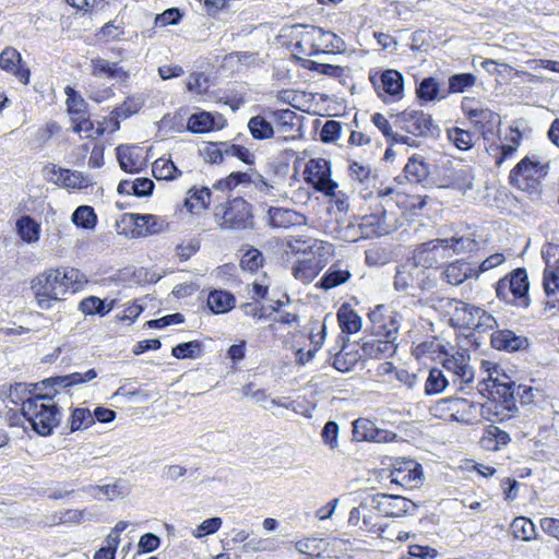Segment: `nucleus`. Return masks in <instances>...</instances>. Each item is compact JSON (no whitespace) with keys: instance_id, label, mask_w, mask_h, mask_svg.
Here are the masks:
<instances>
[{"instance_id":"nucleus-1","label":"nucleus","mask_w":559,"mask_h":559,"mask_svg":"<svg viewBox=\"0 0 559 559\" xmlns=\"http://www.w3.org/2000/svg\"><path fill=\"white\" fill-rule=\"evenodd\" d=\"M432 308L440 312L454 328L472 329L467 338L475 349L487 344V325L480 322L485 311L452 298H438L433 300Z\"/></svg>"},{"instance_id":"nucleus-2","label":"nucleus","mask_w":559,"mask_h":559,"mask_svg":"<svg viewBox=\"0 0 559 559\" xmlns=\"http://www.w3.org/2000/svg\"><path fill=\"white\" fill-rule=\"evenodd\" d=\"M80 272L76 269H50L38 274L31 282L37 306L49 310L53 304L63 299L70 288L79 282Z\"/></svg>"},{"instance_id":"nucleus-3","label":"nucleus","mask_w":559,"mask_h":559,"mask_svg":"<svg viewBox=\"0 0 559 559\" xmlns=\"http://www.w3.org/2000/svg\"><path fill=\"white\" fill-rule=\"evenodd\" d=\"M475 247V240L468 237L438 238L419 245L413 258L420 267L436 270L454 254L472 251Z\"/></svg>"},{"instance_id":"nucleus-4","label":"nucleus","mask_w":559,"mask_h":559,"mask_svg":"<svg viewBox=\"0 0 559 559\" xmlns=\"http://www.w3.org/2000/svg\"><path fill=\"white\" fill-rule=\"evenodd\" d=\"M21 412L33 430L40 436H49L61 419L60 411L50 392L27 396L23 401Z\"/></svg>"},{"instance_id":"nucleus-5","label":"nucleus","mask_w":559,"mask_h":559,"mask_svg":"<svg viewBox=\"0 0 559 559\" xmlns=\"http://www.w3.org/2000/svg\"><path fill=\"white\" fill-rule=\"evenodd\" d=\"M214 218L218 227L225 230L243 231L254 227L252 205L241 197L217 205Z\"/></svg>"},{"instance_id":"nucleus-6","label":"nucleus","mask_w":559,"mask_h":559,"mask_svg":"<svg viewBox=\"0 0 559 559\" xmlns=\"http://www.w3.org/2000/svg\"><path fill=\"white\" fill-rule=\"evenodd\" d=\"M549 171V163H542L536 157L525 156L510 171V183L527 193H537L542 181Z\"/></svg>"},{"instance_id":"nucleus-7","label":"nucleus","mask_w":559,"mask_h":559,"mask_svg":"<svg viewBox=\"0 0 559 559\" xmlns=\"http://www.w3.org/2000/svg\"><path fill=\"white\" fill-rule=\"evenodd\" d=\"M496 296L501 301L527 309L531 305L530 283L525 269L519 267L496 284Z\"/></svg>"},{"instance_id":"nucleus-8","label":"nucleus","mask_w":559,"mask_h":559,"mask_svg":"<svg viewBox=\"0 0 559 559\" xmlns=\"http://www.w3.org/2000/svg\"><path fill=\"white\" fill-rule=\"evenodd\" d=\"M493 373H498V366L491 364V416L496 419L491 421H503L513 418L518 412L514 399V382L510 379L507 382H500Z\"/></svg>"},{"instance_id":"nucleus-9","label":"nucleus","mask_w":559,"mask_h":559,"mask_svg":"<svg viewBox=\"0 0 559 559\" xmlns=\"http://www.w3.org/2000/svg\"><path fill=\"white\" fill-rule=\"evenodd\" d=\"M297 47L307 56H316L326 49L341 51L345 48V43L332 32L317 26H306Z\"/></svg>"},{"instance_id":"nucleus-10","label":"nucleus","mask_w":559,"mask_h":559,"mask_svg":"<svg viewBox=\"0 0 559 559\" xmlns=\"http://www.w3.org/2000/svg\"><path fill=\"white\" fill-rule=\"evenodd\" d=\"M395 123L405 132L417 138L437 139L441 133L440 127L430 114L421 109L407 108L396 115Z\"/></svg>"},{"instance_id":"nucleus-11","label":"nucleus","mask_w":559,"mask_h":559,"mask_svg":"<svg viewBox=\"0 0 559 559\" xmlns=\"http://www.w3.org/2000/svg\"><path fill=\"white\" fill-rule=\"evenodd\" d=\"M305 180L317 191L325 195H334L338 185L331 178V164L325 158H311L304 171Z\"/></svg>"},{"instance_id":"nucleus-12","label":"nucleus","mask_w":559,"mask_h":559,"mask_svg":"<svg viewBox=\"0 0 559 559\" xmlns=\"http://www.w3.org/2000/svg\"><path fill=\"white\" fill-rule=\"evenodd\" d=\"M372 323V333L376 336H383L393 342L399 336L401 316L391 311L384 305H378L368 314Z\"/></svg>"},{"instance_id":"nucleus-13","label":"nucleus","mask_w":559,"mask_h":559,"mask_svg":"<svg viewBox=\"0 0 559 559\" xmlns=\"http://www.w3.org/2000/svg\"><path fill=\"white\" fill-rule=\"evenodd\" d=\"M369 80L379 97L402 98L404 80L402 73L397 70L388 69L371 73Z\"/></svg>"},{"instance_id":"nucleus-14","label":"nucleus","mask_w":559,"mask_h":559,"mask_svg":"<svg viewBox=\"0 0 559 559\" xmlns=\"http://www.w3.org/2000/svg\"><path fill=\"white\" fill-rule=\"evenodd\" d=\"M390 477L391 483L406 489L418 488L423 483L421 466L412 460L399 463L391 471Z\"/></svg>"},{"instance_id":"nucleus-15","label":"nucleus","mask_w":559,"mask_h":559,"mask_svg":"<svg viewBox=\"0 0 559 559\" xmlns=\"http://www.w3.org/2000/svg\"><path fill=\"white\" fill-rule=\"evenodd\" d=\"M0 69L14 75L23 84L29 82L31 71L14 47H5L0 53Z\"/></svg>"},{"instance_id":"nucleus-16","label":"nucleus","mask_w":559,"mask_h":559,"mask_svg":"<svg viewBox=\"0 0 559 559\" xmlns=\"http://www.w3.org/2000/svg\"><path fill=\"white\" fill-rule=\"evenodd\" d=\"M530 340L523 335H516L513 331L503 329L491 333V348L515 353L528 349Z\"/></svg>"},{"instance_id":"nucleus-17","label":"nucleus","mask_w":559,"mask_h":559,"mask_svg":"<svg viewBox=\"0 0 559 559\" xmlns=\"http://www.w3.org/2000/svg\"><path fill=\"white\" fill-rule=\"evenodd\" d=\"M126 218L134 225L138 236L156 235L164 231L168 227L165 218L153 214H135L129 213Z\"/></svg>"},{"instance_id":"nucleus-18","label":"nucleus","mask_w":559,"mask_h":559,"mask_svg":"<svg viewBox=\"0 0 559 559\" xmlns=\"http://www.w3.org/2000/svg\"><path fill=\"white\" fill-rule=\"evenodd\" d=\"M423 274V267L418 265L414 258L405 261L396 267L394 276V288L397 292H407L416 287L418 276Z\"/></svg>"},{"instance_id":"nucleus-19","label":"nucleus","mask_w":559,"mask_h":559,"mask_svg":"<svg viewBox=\"0 0 559 559\" xmlns=\"http://www.w3.org/2000/svg\"><path fill=\"white\" fill-rule=\"evenodd\" d=\"M269 118L272 120L275 133L278 140L287 141L294 139V132L297 131L296 122L297 114L290 109L270 110Z\"/></svg>"},{"instance_id":"nucleus-20","label":"nucleus","mask_w":559,"mask_h":559,"mask_svg":"<svg viewBox=\"0 0 559 559\" xmlns=\"http://www.w3.org/2000/svg\"><path fill=\"white\" fill-rule=\"evenodd\" d=\"M225 118L221 114L199 111L190 116L188 129L193 133H204L224 128Z\"/></svg>"},{"instance_id":"nucleus-21","label":"nucleus","mask_w":559,"mask_h":559,"mask_svg":"<svg viewBox=\"0 0 559 559\" xmlns=\"http://www.w3.org/2000/svg\"><path fill=\"white\" fill-rule=\"evenodd\" d=\"M287 246L295 253L319 257L330 254L331 248L328 242L311 237H292Z\"/></svg>"},{"instance_id":"nucleus-22","label":"nucleus","mask_w":559,"mask_h":559,"mask_svg":"<svg viewBox=\"0 0 559 559\" xmlns=\"http://www.w3.org/2000/svg\"><path fill=\"white\" fill-rule=\"evenodd\" d=\"M442 366L462 382L468 383L473 381L474 371L468 365V356L464 353L456 350L452 355H447L442 361Z\"/></svg>"},{"instance_id":"nucleus-23","label":"nucleus","mask_w":559,"mask_h":559,"mask_svg":"<svg viewBox=\"0 0 559 559\" xmlns=\"http://www.w3.org/2000/svg\"><path fill=\"white\" fill-rule=\"evenodd\" d=\"M395 342L383 336H376L365 340L361 344L362 356L372 359H384L395 353Z\"/></svg>"},{"instance_id":"nucleus-24","label":"nucleus","mask_w":559,"mask_h":559,"mask_svg":"<svg viewBox=\"0 0 559 559\" xmlns=\"http://www.w3.org/2000/svg\"><path fill=\"white\" fill-rule=\"evenodd\" d=\"M352 273L348 265L343 261H336L323 274L317 284V287L329 290L347 283Z\"/></svg>"},{"instance_id":"nucleus-25","label":"nucleus","mask_w":559,"mask_h":559,"mask_svg":"<svg viewBox=\"0 0 559 559\" xmlns=\"http://www.w3.org/2000/svg\"><path fill=\"white\" fill-rule=\"evenodd\" d=\"M322 258L323 257L319 255H309L307 258L298 260L296 264L293 266V274L295 278L304 283L312 282V280L324 267V262Z\"/></svg>"},{"instance_id":"nucleus-26","label":"nucleus","mask_w":559,"mask_h":559,"mask_svg":"<svg viewBox=\"0 0 559 559\" xmlns=\"http://www.w3.org/2000/svg\"><path fill=\"white\" fill-rule=\"evenodd\" d=\"M51 174L53 175L51 179L57 185H61L69 189H84L92 183V179L88 176L76 170L72 171L70 169L56 168V166H53Z\"/></svg>"},{"instance_id":"nucleus-27","label":"nucleus","mask_w":559,"mask_h":559,"mask_svg":"<svg viewBox=\"0 0 559 559\" xmlns=\"http://www.w3.org/2000/svg\"><path fill=\"white\" fill-rule=\"evenodd\" d=\"M473 269L469 263L462 260H456L449 263L441 272L440 278L452 286H457L464 283L471 275Z\"/></svg>"},{"instance_id":"nucleus-28","label":"nucleus","mask_w":559,"mask_h":559,"mask_svg":"<svg viewBox=\"0 0 559 559\" xmlns=\"http://www.w3.org/2000/svg\"><path fill=\"white\" fill-rule=\"evenodd\" d=\"M117 158L120 167L127 173H139L144 165L140 151L135 146H118Z\"/></svg>"},{"instance_id":"nucleus-29","label":"nucleus","mask_w":559,"mask_h":559,"mask_svg":"<svg viewBox=\"0 0 559 559\" xmlns=\"http://www.w3.org/2000/svg\"><path fill=\"white\" fill-rule=\"evenodd\" d=\"M97 371L95 369H88L85 372H73L67 376L53 377L43 381L45 388L48 386H60L68 388L76 384H82L94 380L97 377Z\"/></svg>"},{"instance_id":"nucleus-30","label":"nucleus","mask_w":559,"mask_h":559,"mask_svg":"<svg viewBox=\"0 0 559 559\" xmlns=\"http://www.w3.org/2000/svg\"><path fill=\"white\" fill-rule=\"evenodd\" d=\"M361 357L362 355L356 348L355 344H344L334 356L333 367L341 372H348L354 369Z\"/></svg>"},{"instance_id":"nucleus-31","label":"nucleus","mask_w":559,"mask_h":559,"mask_svg":"<svg viewBox=\"0 0 559 559\" xmlns=\"http://www.w3.org/2000/svg\"><path fill=\"white\" fill-rule=\"evenodd\" d=\"M297 212L283 207L271 206L267 211V223L273 228H288L298 223Z\"/></svg>"},{"instance_id":"nucleus-32","label":"nucleus","mask_w":559,"mask_h":559,"mask_svg":"<svg viewBox=\"0 0 559 559\" xmlns=\"http://www.w3.org/2000/svg\"><path fill=\"white\" fill-rule=\"evenodd\" d=\"M337 320L341 330L347 334H354L361 329V318L349 305H342L337 311Z\"/></svg>"},{"instance_id":"nucleus-33","label":"nucleus","mask_w":559,"mask_h":559,"mask_svg":"<svg viewBox=\"0 0 559 559\" xmlns=\"http://www.w3.org/2000/svg\"><path fill=\"white\" fill-rule=\"evenodd\" d=\"M16 231L21 239L27 243L39 240L40 225L29 215H23L16 221Z\"/></svg>"},{"instance_id":"nucleus-34","label":"nucleus","mask_w":559,"mask_h":559,"mask_svg":"<svg viewBox=\"0 0 559 559\" xmlns=\"http://www.w3.org/2000/svg\"><path fill=\"white\" fill-rule=\"evenodd\" d=\"M250 134L255 140H267L274 136L275 129L272 120L267 117L258 115L250 118L248 122Z\"/></svg>"},{"instance_id":"nucleus-35","label":"nucleus","mask_w":559,"mask_h":559,"mask_svg":"<svg viewBox=\"0 0 559 559\" xmlns=\"http://www.w3.org/2000/svg\"><path fill=\"white\" fill-rule=\"evenodd\" d=\"M235 297L233 294L217 289L211 292L207 297V306L214 313H225L235 307Z\"/></svg>"},{"instance_id":"nucleus-36","label":"nucleus","mask_w":559,"mask_h":559,"mask_svg":"<svg viewBox=\"0 0 559 559\" xmlns=\"http://www.w3.org/2000/svg\"><path fill=\"white\" fill-rule=\"evenodd\" d=\"M92 74L97 78L108 79L127 78V72L119 68L117 63H110L103 58H95L92 60Z\"/></svg>"},{"instance_id":"nucleus-37","label":"nucleus","mask_w":559,"mask_h":559,"mask_svg":"<svg viewBox=\"0 0 559 559\" xmlns=\"http://www.w3.org/2000/svg\"><path fill=\"white\" fill-rule=\"evenodd\" d=\"M189 197L185 200V207L192 213L194 210H205L211 202V190L206 187L191 188Z\"/></svg>"},{"instance_id":"nucleus-38","label":"nucleus","mask_w":559,"mask_h":559,"mask_svg":"<svg viewBox=\"0 0 559 559\" xmlns=\"http://www.w3.org/2000/svg\"><path fill=\"white\" fill-rule=\"evenodd\" d=\"M144 104V99L141 96H131L128 97L123 104L116 107L111 111V119H116L115 128L119 129V121L118 119H127L131 115L136 114L140 111Z\"/></svg>"},{"instance_id":"nucleus-39","label":"nucleus","mask_w":559,"mask_h":559,"mask_svg":"<svg viewBox=\"0 0 559 559\" xmlns=\"http://www.w3.org/2000/svg\"><path fill=\"white\" fill-rule=\"evenodd\" d=\"M152 173L157 180H174L181 176V170L166 157H159L153 163Z\"/></svg>"},{"instance_id":"nucleus-40","label":"nucleus","mask_w":559,"mask_h":559,"mask_svg":"<svg viewBox=\"0 0 559 559\" xmlns=\"http://www.w3.org/2000/svg\"><path fill=\"white\" fill-rule=\"evenodd\" d=\"M95 515L86 509H68L52 515L53 524H79L83 521H93Z\"/></svg>"},{"instance_id":"nucleus-41","label":"nucleus","mask_w":559,"mask_h":559,"mask_svg":"<svg viewBox=\"0 0 559 559\" xmlns=\"http://www.w3.org/2000/svg\"><path fill=\"white\" fill-rule=\"evenodd\" d=\"M509 143L498 147L499 155L496 156V165L501 166L507 159L511 158L521 144L522 134L518 129H510L507 135Z\"/></svg>"},{"instance_id":"nucleus-42","label":"nucleus","mask_w":559,"mask_h":559,"mask_svg":"<svg viewBox=\"0 0 559 559\" xmlns=\"http://www.w3.org/2000/svg\"><path fill=\"white\" fill-rule=\"evenodd\" d=\"M406 178L411 182H421L429 175V167L423 158L414 155L412 156L404 167Z\"/></svg>"},{"instance_id":"nucleus-43","label":"nucleus","mask_w":559,"mask_h":559,"mask_svg":"<svg viewBox=\"0 0 559 559\" xmlns=\"http://www.w3.org/2000/svg\"><path fill=\"white\" fill-rule=\"evenodd\" d=\"M510 530L514 538L521 540H531L536 533L534 523L524 516L515 518L510 525Z\"/></svg>"},{"instance_id":"nucleus-44","label":"nucleus","mask_w":559,"mask_h":559,"mask_svg":"<svg viewBox=\"0 0 559 559\" xmlns=\"http://www.w3.org/2000/svg\"><path fill=\"white\" fill-rule=\"evenodd\" d=\"M64 92L67 95V110L71 118L86 115L87 104L84 98L71 86H67Z\"/></svg>"},{"instance_id":"nucleus-45","label":"nucleus","mask_w":559,"mask_h":559,"mask_svg":"<svg viewBox=\"0 0 559 559\" xmlns=\"http://www.w3.org/2000/svg\"><path fill=\"white\" fill-rule=\"evenodd\" d=\"M74 225L85 229H93L97 223V216L94 209L88 205L79 206L71 217Z\"/></svg>"},{"instance_id":"nucleus-46","label":"nucleus","mask_w":559,"mask_h":559,"mask_svg":"<svg viewBox=\"0 0 559 559\" xmlns=\"http://www.w3.org/2000/svg\"><path fill=\"white\" fill-rule=\"evenodd\" d=\"M171 354L177 359H197L202 354V343L194 340L173 347Z\"/></svg>"},{"instance_id":"nucleus-47","label":"nucleus","mask_w":559,"mask_h":559,"mask_svg":"<svg viewBox=\"0 0 559 559\" xmlns=\"http://www.w3.org/2000/svg\"><path fill=\"white\" fill-rule=\"evenodd\" d=\"M448 140L461 151L473 146V134L464 129L453 127L447 130Z\"/></svg>"},{"instance_id":"nucleus-48","label":"nucleus","mask_w":559,"mask_h":559,"mask_svg":"<svg viewBox=\"0 0 559 559\" xmlns=\"http://www.w3.org/2000/svg\"><path fill=\"white\" fill-rule=\"evenodd\" d=\"M364 239L380 236L382 234L381 221L377 215H367L356 218Z\"/></svg>"},{"instance_id":"nucleus-49","label":"nucleus","mask_w":559,"mask_h":559,"mask_svg":"<svg viewBox=\"0 0 559 559\" xmlns=\"http://www.w3.org/2000/svg\"><path fill=\"white\" fill-rule=\"evenodd\" d=\"M440 86L432 76L425 78L417 86V97L425 102H432L438 98Z\"/></svg>"},{"instance_id":"nucleus-50","label":"nucleus","mask_w":559,"mask_h":559,"mask_svg":"<svg viewBox=\"0 0 559 559\" xmlns=\"http://www.w3.org/2000/svg\"><path fill=\"white\" fill-rule=\"evenodd\" d=\"M448 385V380L440 369L433 368L425 383V392L428 395L441 393Z\"/></svg>"},{"instance_id":"nucleus-51","label":"nucleus","mask_w":559,"mask_h":559,"mask_svg":"<svg viewBox=\"0 0 559 559\" xmlns=\"http://www.w3.org/2000/svg\"><path fill=\"white\" fill-rule=\"evenodd\" d=\"M377 426L367 418H358L353 423V436L357 441H371Z\"/></svg>"},{"instance_id":"nucleus-52","label":"nucleus","mask_w":559,"mask_h":559,"mask_svg":"<svg viewBox=\"0 0 559 559\" xmlns=\"http://www.w3.org/2000/svg\"><path fill=\"white\" fill-rule=\"evenodd\" d=\"M73 131L79 134H84L85 138H94L103 134L102 129H94L93 122L90 120L88 115L80 117H72Z\"/></svg>"},{"instance_id":"nucleus-53","label":"nucleus","mask_w":559,"mask_h":559,"mask_svg":"<svg viewBox=\"0 0 559 559\" xmlns=\"http://www.w3.org/2000/svg\"><path fill=\"white\" fill-rule=\"evenodd\" d=\"M94 424V416L87 408H75L72 412L70 428L71 431L87 428Z\"/></svg>"},{"instance_id":"nucleus-54","label":"nucleus","mask_w":559,"mask_h":559,"mask_svg":"<svg viewBox=\"0 0 559 559\" xmlns=\"http://www.w3.org/2000/svg\"><path fill=\"white\" fill-rule=\"evenodd\" d=\"M475 76L471 73H459L450 76L448 93H463L475 84Z\"/></svg>"},{"instance_id":"nucleus-55","label":"nucleus","mask_w":559,"mask_h":559,"mask_svg":"<svg viewBox=\"0 0 559 559\" xmlns=\"http://www.w3.org/2000/svg\"><path fill=\"white\" fill-rule=\"evenodd\" d=\"M380 498L385 500L392 508L390 511H386V513L392 516H400L406 513L409 510V507L413 504L411 500L401 496L382 495Z\"/></svg>"},{"instance_id":"nucleus-56","label":"nucleus","mask_w":559,"mask_h":559,"mask_svg":"<svg viewBox=\"0 0 559 559\" xmlns=\"http://www.w3.org/2000/svg\"><path fill=\"white\" fill-rule=\"evenodd\" d=\"M79 309L84 313V314H106L110 309L109 308H106V305L104 302V300H102L100 298L98 297H95V296H90V297H86L84 298L80 305H79Z\"/></svg>"},{"instance_id":"nucleus-57","label":"nucleus","mask_w":559,"mask_h":559,"mask_svg":"<svg viewBox=\"0 0 559 559\" xmlns=\"http://www.w3.org/2000/svg\"><path fill=\"white\" fill-rule=\"evenodd\" d=\"M338 431H340V427L333 420H329L322 428V431H321L322 442L325 445H328L330 450H335L338 448Z\"/></svg>"},{"instance_id":"nucleus-58","label":"nucleus","mask_w":559,"mask_h":559,"mask_svg":"<svg viewBox=\"0 0 559 559\" xmlns=\"http://www.w3.org/2000/svg\"><path fill=\"white\" fill-rule=\"evenodd\" d=\"M223 524V520L219 516H213L204 520L201 524L197 526V528L192 532V535L201 539L206 535H211L216 533Z\"/></svg>"},{"instance_id":"nucleus-59","label":"nucleus","mask_w":559,"mask_h":559,"mask_svg":"<svg viewBox=\"0 0 559 559\" xmlns=\"http://www.w3.org/2000/svg\"><path fill=\"white\" fill-rule=\"evenodd\" d=\"M322 540L317 538H304L295 544V548L300 554L309 557H320Z\"/></svg>"},{"instance_id":"nucleus-60","label":"nucleus","mask_w":559,"mask_h":559,"mask_svg":"<svg viewBox=\"0 0 559 559\" xmlns=\"http://www.w3.org/2000/svg\"><path fill=\"white\" fill-rule=\"evenodd\" d=\"M247 179H249V174L247 173H231L227 178L215 182L213 188L216 190H231L238 185L246 182Z\"/></svg>"},{"instance_id":"nucleus-61","label":"nucleus","mask_w":559,"mask_h":559,"mask_svg":"<svg viewBox=\"0 0 559 559\" xmlns=\"http://www.w3.org/2000/svg\"><path fill=\"white\" fill-rule=\"evenodd\" d=\"M263 262V255L258 249L248 250L240 260L242 270L253 272L258 270Z\"/></svg>"},{"instance_id":"nucleus-62","label":"nucleus","mask_w":559,"mask_h":559,"mask_svg":"<svg viewBox=\"0 0 559 559\" xmlns=\"http://www.w3.org/2000/svg\"><path fill=\"white\" fill-rule=\"evenodd\" d=\"M341 131H342V126L338 121L328 120L323 124V127L320 131V138H321L322 142L331 143V142L336 141L340 138Z\"/></svg>"},{"instance_id":"nucleus-63","label":"nucleus","mask_w":559,"mask_h":559,"mask_svg":"<svg viewBox=\"0 0 559 559\" xmlns=\"http://www.w3.org/2000/svg\"><path fill=\"white\" fill-rule=\"evenodd\" d=\"M435 273V270L423 267V274L417 277L418 281L416 287L426 292L436 289L438 286V278Z\"/></svg>"},{"instance_id":"nucleus-64","label":"nucleus","mask_w":559,"mask_h":559,"mask_svg":"<svg viewBox=\"0 0 559 559\" xmlns=\"http://www.w3.org/2000/svg\"><path fill=\"white\" fill-rule=\"evenodd\" d=\"M357 219L349 222L340 229V237L347 242H357L362 238Z\"/></svg>"}]
</instances>
